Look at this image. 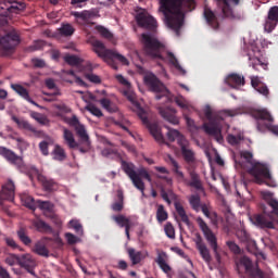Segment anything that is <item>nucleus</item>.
Returning a JSON list of instances; mask_svg holds the SVG:
<instances>
[{"label": "nucleus", "instance_id": "obj_19", "mask_svg": "<svg viewBox=\"0 0 278 278\" xmlns=\"http://www.w3.org/2000/svg\"><path fill=\"white\" fill-rule=\"evenodd\" d=\"M194 242L202 260H204L206 264H212V254H210V249H207V245L203 242V237L197 233Z\"/></svg>", "mask_w": 278, "mask_h": 278}, {"label": "nucleus", "instance_id": "obj_24", "mask_svg": "<svg viewBox=\"0 0 278 278\" xmlns=\"http://www.w3.org/2000/svg\"><path fill=\"white\" fill-rule=\"evenodd\" d=\"M18 265L25 268L30 275H36L34 268H36V260L30 254H24L18 258Z\"/></svg>", "mask_w": 278, "mask_h": 278}, {"label": "nucleus", "instance_id": "obj_32", "mask_svg": "<svg viewBox=\"0 0 278 278\" xmlns=\"http://www.w3.org/2000/svg\"><path fill=\"white\" fill-rule=\"evenodd\" d=\"M156 255L157 256L155 258V262L160 266L161 270H163V273H170V270H173V268H170V265H168V263H167L168 254H166V252H164V251L157 250Z\"/></svg>", "mask_w": 278, "mask_h": 278}, {"label": "nucleus", "instance_id": "obj_3", "mask_svg": "<svg viewBox=\"0 0 278 278\" xmlns=\"http://www.w3.org/2000/svg\"><path fill=\"white\" fill-rule=\"evenodd\" d=\"M68 126L74 128L78 142L75 140V135L68 128H63V139L68 149H78L79 153H88L92 142L90 141V135L86 126L79 123V118L76 115L71 117L68 121Z\"/></svg>", "mask_w": 278, "mask_h": 278}, {"label": "nucleus", "instance_id": "obj_43", "mask_svg": "<svg viewBox=\"0 0 278 278\" xmlns=\"http://www.w3.org/2000/svg\"><path fill=\"white\" fill-rule=\"evenodd\" d=\"M99 103L100 105H102L104 110H106V112H111V113L118 112V108L114 103H112L110 99L102 98L99 100Z\"/></svg>", "mask_w": 278, "mask_h": 278}, {"label": "nucleus", "instance_id": "obj_33", "mask_svg": "<svg viewBox=\"0 0 278 278\" xmlns=\"http://www.w3.org/2000/svg\"><path fill=\"white\" fill-rule=\"evenodd\" d=\"M37 179L46 192H53V190H58V182H55V180L47 178V176L42 174L38 175Z\"/></svg>", "mask_w": 278, "mask_h": 278}, {"label": "nucleus", "instance_id": "obj_4", "mask_svg": "<svg viewBox=\"0 0 278 278\" xmlns=\"http://www.w3.org/2000/svg\"><path fill=\"white\" fill-rule=\"evenodd\" d=\"M141 42L143 45V51L148 58L152 60H161V62H168L172 66H175L177 71H184L177 56L173 52L166 51V46L160 42L157 38L151 36V34L143 33L141 35Z\"/></svg>", "mask_w": 278, "mask_h": 278}, {"label": "nucleus", "instance_id": "obj_29", "mask_svg": "<svg viewBox=\"0 0 278 278\" xmlns=\"http://www.w3.org/2000/svg\"><path fill=\"white\" fill-rule=\"evenodd\" d=\"M203 16L210 27L212 29H218L220 27V24L218 23V17L216 16V13L210 9V7H204Z\"/></svg>", "mask_w": 278, "mask_h": 278}, {"label": "nucleus", "instance_id": "obj_57", "mask_svg": "<svg viewBox=\"0 0 278 278\" xmlns=\"http://www.w3.org/2000/svg\"><path fill=\"white\" fill-rule=\"evenodd\" d=\"M227 142H228V144L236 147V144H240V142H242V136L228 135Z\"/></svg>", "mask_w": 278, "mask_h": 278}, {"label": "nucleus", "instance_id": "obj_27", "mask_svg": "<svg viewBox=\"0 0 278 278\" xmlns=\"http://www.w3.org/2000/svg\"><path fill=\"white\" fill-rule=\"evenodd\" d=\"M169 164L172 166V173L175 175L178 184H186V174L181 172V165L173 156H169Z\"/></svg>", "mask_w": 278, "mask_h": 278}, {"label": "nucleus", "instance_id": "obj_39", "mask_svg": "<svg viewBox=\"0 0 278 278\" xmlns=\"http://www.w3.org/2000/svg\"><path fill=\"white\" fill-rule=\"evenodd\" d=\"M189 175L191 180L188 186L194 188L195 190H203V184H201V178L199 177V174H197L194 170H191Z\"/></svg>", "mask_w": 278, "mask_h": 278}, {"label": "nucleus", "instance_id": "obj_10", "mask_svg": "<svg viewBox=\"0 0 278 278\" xmlns=\"http://www.w3.org/2000/svg\"><path fill=\"white\" fill-rule=\"evenodd\" d=\"M143 81L146 86L151 90V92H155V99L156 101H160L163 97H168V89H166V86L162 81L157 79V76L153 73H148L143 77Z\"/></svg>", "mask_w": 278, "mask_h": 278}, {"label": "nucleus", "instance_id": "obj_64", "mask_svg": "<svg viewBox=\"0 0 278 278\" xmlns=\"http://www.w3.org/2000/svg\"><path fill=\"white\" fill-rule=\"evenodd\" d=\"M238 238L242 241V242H248L249 240V232H247V230H239L237 232Z\"/></svg>", "mask_w": 278, "mask_h": 278}, {"label": "nucleus", "instance_id": "obj_5", "mask_svg": "<svg viewBox=\"0 0 278 278\" xmlns=\"http://www.w3.org/2000/svg\"><path fill=\"white\" fill-rule=\"evenodd\" d=\"M262 197L273 211L268 212L263 208L262 214L252 215L250 220L261 229H275V223L278 225V200L275 199V193L270 191L262 192Z\"/></svg>", "mask_w": 278, "mask_h": 278}, {"label": "nucleus", "instance_id": "obj_7", "mask_svg": "<svg viewBox=\"0 0 278 278\" xmlns=\"http://www.w3.org/2000/svg\"><path fill=\"white\" fill-rule=\"evenodd\" d=\"M122 164V170L129 177V179L132 181V185L137 190L141 192V194L144 197V181L142 179H147V181L151 182V175L147 170V168L141 167L136 172V165L134 163H129L127 161H121Z\"/></svg>", "mask_w": 278, "mask_h": 278}, {"label": "nucleus", "instance_id": "obj_36", "mask_svg": "<svg viewBox=\"0 0 278 278\" xmlns=\"http://www.w3.org/2000/svg\"><path fill=\"white\" fill-rule=\"evenodd\" d=\"M33 226L37 231H39V233H53V228L42 219H35L33 222Z\"/></svg>", "mask_w": 278, "mask_h": 278}, {"label": "nucleus", "instance_id": "obj_63", "mask_svg": "<svg viewBox=\"0 0 278 278\" xmlns=\"http://www.w3.org/2000/svg\"><path fill=\"white\" fill-rule=\"evenodd\" d=\"M228 249L235 253L236 255H238V253H240V247L238 244H236V242L233 241H227L226 242Z\"/></svg>", "mask_w": 278, "mask_h": 278}, {"label": "nucleus", "instance_id": "obj_31", "mask_svg": "<svg viewBox=\"0 0 278 278\" xmlns=\"http://www.w3.org/2000/svg\"><path fill=\"white\" fill-rule=\"evenodd\" d=\"M251 86L258 92L260 94H263V97H266L268 99V94H270V90H268V86L266 84L262 83L260 80V77L252 76L251 77Z\"/></svg>", "mask_w": 278, "mask_h": 278}, {"label": "nucleus", "instance_id": "obj_20", "mask_svg": "<svg viewBox=\"0 0 278 278\" xmlns=\"http://www.w3.org/2000/svg\"><path fill=\"white\" fill-rule=\"evenodd\" d=\"M26 8L25 2H13L9 3V7H0V16L8 18L10 14H18Z\"/></svg>", "mask_w": 278, "mask_h": 278}, {"label": "nucleus", "instance_id": "obj_44", "mask_svg": "<svg viewBox=\"0 0 278 278\" xmlns=\"http://www.w3.org/2000/svg\"><path fill=\"white\" fill-rule=\"evenodd\" d=\"M189 203L194 212H201V197L199 194H192L189 198Z\"/></svg>", "mask_w": 278, "mask_h": 278}, {"label": "nucleus", "instance_id": "obj_26", "mask_svg": "<svg viewBox=\"0 0 278 278\" xmlns=\"http://www.w3.org/2000/svg\"><path fill=\"white\" fill-rule=\"evenodd\" d=\"M51 238L43 237L41 240L37 241L33 248V252L41 257H49V241Z\"/></svg>", "mask_w": 278, "mask_h": 278}, {"label": "nucleus", "instance_id": "obj_50", "mask_svg": "<svg viewBox=\"0 0 278 278\" xmlns=\"http://www.w3.org/2000/svg\"><path fill=\"white\" fill-rule=\"evenodd\" d=\"M250 61L252 64V68H254V71H260V67L263 68V71H266L268 68V64L262 62V60H260L258 58H250Z\"/></svg>", "mask_w": 278, "mask_h": 278}, {"label": "nucleus", "instance_id": "obj_16", "mask_svg": "<svg viewBox=\"0 0 278 278\" xmlns=\"http://www.w3.org/2000/svg\"><path fill=\"white\" fill-rule=\"evenodd\" d=\"M202 129H204L207 136L214 138L216 142H223V126H220L218 122L211 121L208 123H204Z\"/></svg>", "mask_w": 278, "mask_h": 278}, {"label": "nucleus", "instance_id": "obj_58", "mask_svg": "<svg viewBox=\"0 0 278 278\" xmlns=\"http://www.w3.org/2000/svg\"><path fill=\"white\" fill-rule=\"evenodd\" d=\"M18 260H21V256L11 254L5 258V264H8V266H15V264H18Z\"/></svg>", "mask_w": 278, "mask_h": 278}, {"label": "nucleus", "instance_id": "obj_48", "mask_svg": "<svg viewBox=\"0 0 278 278\" xmlns=\"http://www.w3.org/2000/svg\"><path fill=\"white\" fill-rule=\"evenodd\" d=\"M181 138H185V137L184 135H181V132H179V130L168 128L167 140H169V142H175V140H177V144H179V140Z\"/></svg>", "mask_w": 278, "mask_h": 278}, {"label": "nucleus", "instance_id": "obj_38", "mask_svg": "<svg viewBox=\"0 0 278 278\" xmlns=\"http://www.w3.org/2000/svg\"><path fill=\"white\" fill-rule=\"evenodd\" d=\"M112 220H114V223H116V225H118V227L123 228H127L130 227L131 224V219H129L127 216L119 214V215H113L112 216Z\"/></svg>", "mask_w": 278, "mask_h": 278}, {"label": "nucleus", "instance_id": "obj_2", "mask_svg": "<svg viewBox=\"0 0 278 278\" xmlns=\"http://www.w3.org/2000/svg\"><path fill=\"white\" fill-rule=\"evenodd\" d=\"M240 155L242 161L239 162V166L254 177L255 184L258 186L265 184L269 188H277V180L273 178L268 165L254 161L253 153L250 151H242Z\"/></svg>", "mask_w": 278, "mask_h": 278}, {"label": "nucleus", "instance_id": "obj_13", "mask_svg": "<svg viewBox=\"0 0 278 278\" xmlns=\"http://www.w3.org/2000/svg\"><path fill=\"white\" fill-rule=\"evenodd\" d=\"M161 197L167 202V205H170V203H173L172 201H175L174 207L178 216L185 223V225H190V218L188 217V214H186V208H184V205H181V202L177 201V194H175V192H173L172 190L166 192L164 189H162Z\"/></svg>", "mask_w": 278, "mask_h": 278}, {"label": "nucleus", "instance_id": "obj_37", "mask_svg": "<svg viewBox=\"0 0 278 278\" xmlns=\"http://www.w3.org/2000/svg\"><path fill=\"white\" fill-rule=\"evenodd\" d=\"M127 253L132 266L140 264L142 260H144V256H142V253L140 251H136V249L134 248H129L127 250Z\"/></svg>", "mask_w": 278, "mask_h": 278}, {"label": "nucleus", "instance_id": "obj_30", "mask_svg": "<svg viewBox=\"0 0 278 278\" xmlns=\"http://www.w3.org/2000/svg\"><path fill=\"white\" fill-rule=\"evenodd\" d=\"M12 121L14 123H16V125L20 127V129H26L27 131H31V134H35V136L37 138L42 137V131L36 129V127H34L31 124H29V122L25 121V119H18V117L13 116Z\"/></svg>", "mask_w": 278, "mask_h": 278}, {"label": "nucleus", "instance_id": "obj_56", "mask_svg": "<svg viewBox=\"0 0 278 278\" xmlns=\"http://www.w3.org/2000/svg\"><path fill=\"white\" fill-rule=\"evenodd\" d=\"M175 103L178 108H181V110H190V103H188L184 97H176Z\"/></svg>", "mask_w": 278, "mask_h": 278}, {"label": "nucleus", "instance_id": "obj_34", "mask_svg": "<svg viewBox=\"0 0 278 278\" xmlns=\"http://www.w3.org/2000/svg\"><path fill=\"white\" fill-rule=\"evenodd\" d=\"M226 84L231 88H238L239 86H244V76L239 74H230L226 78Z\"/></svg>", "mask_w": 278, "mask_h": 278}, {"label": "nucleus", "instance_id": "obj_9", "mask_svg": "<svg viewBox=\"0 0 278 278\" xmlns=\"http://www.w3.org/2000/svg\"><path fill=\"white\" fill-rule=\"evenodd\" d=\"M21 45L18 31L12 27L4 30V36L0 37V51L2 55H12L16 47Z\"/></svg>", "mask_w": 278, "mask_h": 278}, {"label": "nucleus", "instance_id": "obj_25", "mask_svg": "<svg viewBox=\"0 0 278 278\" xmlns=\"http://www.w3.org/2000/svg\"><path fill=\"white\" fill-rule=\"evenodd\" d=\"M159 114L167 121V123H170L172 125H179V118H177V111L173 108H159Z\"/></svg>", "mask_w": 278, "mask_h": 278}, {"label": "nucleus", "instance_id": "obj_42", "mask_svg": "<svg viewBox=\"0 0 278 278\" xmlns=\"http://www.w3.org/2000/svg\"><path fill=\"white\" fill-rule=\"evenodd\" d=\"M17 238L20 242H23L25 244V247H29V244H31V238H29V236L27 235V228L25 227H21L17 230Z\"/></svg>", "mask_w": 278, "mask_h": 278}, {"label": "nucleus", "instance_id": "obj_60", "mask_svg": "<svg viewBox=\"0 0 278 278\" xmlns=\"http://www.w3.org/2000/svg\"><path fill=\"white\" fill-rule=\"evenodd\" d=\"M85 77H86V79L91 81V84H101V77H99V75H97V74L87 73V74H85Z\"/></svg>", "mask_w": 278, "mask_h": 278}, {"label": "nucleus", "instance_id": "obj_45", "mask_svg": "<svg viewBox=\"0 0 278 278\" xmlns=\"http://www.w3.org/2000/svg\"><path fill=\"white\" fill-rule=\"evenodd\" d=\"M156 220L157 223H164L168 220V212H166V208H164L163 204L157 205Z\"/></svg>", "mask_w": 278, "mask_h": 278}, {"label": "nucleus", "instance_id": "obj_8", "mask_svg": "<svg viewBox=\"0 0 278 278\" xmlns=\"http://www.w3.org/2000/svg\"><path fill=\"white\" fill-rule=\"evenodd\" d=\"M93 51L97 53L98 58H102L104 62H108V64H110L114 71L118 70V66L116 63H114V60H117V62H121V64L124 66H129V61L127 58L118 53L116 50L105 49V45L99 40L93 42Z\"/></svg>", "mask_w": 278, "mask_h": 278}, {"label": "nucleus", "instance_id": "obj_46", "mask_svg": "<svg viewBox=\"0 0 278 278\" xmlns=\"http://www.w3.org/2000/svg\"><path fill=\"white\" fill-rule=\"evenodd\" d=\"M64 62L70 66H79L84 62V60L77 55L67 54L64 56Z\"/></svg>", "mask_w": 278, "mask_h": 278}, {"label": "nucleus", "instance_id": "obj_54", "mask_svg": "<svg viewBox=\"0 0 278 278\" xmlns=\"http://www.w3.org/2000/svg\"><path fill=\"white\" fill-rule=\"evenodd\" d=\"M96 29L100 36H102V38H106V40H112V38H114V35L103 26H97Z\"/></svg>", "mask_w": 278, "mask_h": 278}, {"label": "nucleus", "instance_id": "obj_61", "mask_svg": "<svg viewBox=\"0 0 278 278\" xmlns=\"http://www.w3.org/2000/svg\"><path fill=\"white\" fill-rule=\"evenodd\" d=\"M165 233L167 236V238H175V227H173V224L168 223L165 225Z\"/></svg>", "mask_w": 278, "mask_h": 278}, {"label": "nucleus", "instance_id": "obj_55", "mask_svg": "<svg viewBox=\"0 0 278 278\" xmlns=\"http://www.w3.org/2000/svg\"><path fill=\"white\" fill-rule=\"evenodd\" d=\"M22 201L24 202L25 207H28V210H36V201H34L31 195H23Z\"/></svg>", "mask_w": 278, "mask_h": 278}, {"label": "nucleus", "instance_id": "obj_35", "mask_svg": "<svg viewBox=\"0 0 278 278\" xmlns=\"http://www.w3.org/2000/svg\"><path fill=\"white\" fill-rule=\"evenodd\" d=\"M116 201L111 205L113 212H123L125 208V195L123 194V190H117Z\"/></svg>", "mask_w": 278, "mask_h": 278}, {"label": "nucleus", "instance_id": "obj_49", "mask_svg": "<svg viewBox=\"0 0 278 278\" xmlns=\"http://www.w3.org/2000/svg\"><path fill=\"white\" fill-rule=\"evenodd\" d=\"M53 155L54 160H58L59 162H64V160H66V152L58 144L54 147Z\"/></svg>", "mask_w": 278, "mask_h": 278}, {"label": "nucleus", "instance_id": "obj_15", "mask_svg": "<svg viewBox=\"0 0 278 278\" xmlns=\"http://www.w3.org/2000/svg\"><path fill=\"white\" fill-rule=\"evenodd\" d=\"M136 21L137 25L142 29H148L149 31H155L157 29V20L144 9L137 11Z\"/></svg>", "mask_w": 278, "mask_h": 278}, {"label": "nucleus", "instance_id": "obj_14", "mask_svg": "<svg viewBox=\"0 0 278 278\" xmlns=\"http://www.w3.org/2000/svg\"><path fill=\"white\" fill-rule=\"evenodd\" d=\"M178 147L180 148L184 162H186L190 168H194V164H197V152L190 147V141H188L186 137H180V139H178Z\"/></svg>", "mask_w": 278, "mask_h": 278}, {"label": "nucleus", "instance_id": "obj_52", "mask_svg": "<svg viewBox=\"0 0 278 278\" xmlns=\"http://www.w3.org/2000/svg\"><path fill=\"white\" fill-rule=\"evenodd\" d=\"M70 227L76 231L78 236H84V227L77 219H72L68 223Z\"/></svg>", "mask_w": 278, "mask_h": 278}, {"label": "nucleus", "instance_id": "obj_23", "mask_svg": "<svg viewBox=\"0 0 278 278\" xmlns=\"http://www.w3.org/2000/svg\"><path fill=\"white\" fill-rule=\"evenodd\" d=\"M0 155H2V157L8 160V162H10L11 164H14L15 166H18V167L23 166V157L16 155L14 151L8 148L0 147Z\"/></svg>", "mask_w": 278, "mask_h": 278}, {"label": "nucleus", "instance_id": "obj_59", "mask_svg": "<svg viewBox=\"0 0 278 278\" xmlns=\"http://www.w3.org/2000/svg\"><path fill=\"white\" fill-rule=\"evenodd\" d=\"M101 154L103 155V157H113L114 155H118V152L112 148H104L101 151Z\"/></svg>", "mask_w": 278, "mask_h": 278}, {"label": "nucleus", "instance_id": "obj_6", "mask_svg": "<svg viewBox=\"0 0 278 278\" xmlns=\"http://www.w3.org/2000/svg\"><path fill=\"white\" fill-rule=\"evenodd\" d=\"M124 96L135 108L138 110V116L142 121L143 125L149 129L151 136L159 142V144H166V140L164 139V135H162V128H160V125L155 123L149 122V117H147V112H144V109L140 108V103L136 99V93L130 90L124 91Z\"/></svg>", "mask_w": 278, "mask_h": 278}, {"label": "nucleus", "instance_id": "obj_12", "mask_svg": "<svg viewBox=\"0 0 278 278\" xmlns=\"http://www.w3.org/2000/svg\"><path fill=\"white\" fill-rule=\"evenodd\" d=\"M197 223L204 235L206 242H208L211 249H213L217 262H220V254L218 253V239L216 238V235H214L210 226H207V223H205V220H203L201 217L197 218Z\"/></svg>", "mask_w": 278, "mask_h": 278}, {"label": "nucleus", "instance_id": "obj_1", "mask_svg": "<svg viewBox=\"0 0 278 278\" xmlns=\"http://www.w3.org/2000/svg\"><path fill=\"white\" fill-rule=\"evenodd\" d=\"M160 12L165 16V22L176 36H181L184 27V12H192L197 8V0H160Z\"/></svg>", "mask_w": 278, "mask_h": 278}, {"label": "nucleus", "instance_id": "obj_18", "mask_svg": "<svg viewBox=\"0 0 278 278\" xmlns=\"http://www.w3.org/2000/svg\"><path fill=\"white\" fill-rule=\"evenodd\" d=\"M15 190L14 181L8 180L0 191V205H3V201H14Z\"/></svg>", "mask_w": 278, "mask_h": 278}, {"label": "nucleus", "instance_id": "obj_28", "mask_svg": "<svg viewBox=\"0 0 278 278\" xmlns=\"http://www.w3.org/2000/svg\"><path fill=\"white\" fill-rule=\"evenodd\" d=\"M11 88H12V90H14V92L20 94V97H22V99H25V101H28V103H31V105L42 109V106H40V104H37L36 101L31 100V97H29V91H27V89L25 87H23V85L11 84Z\"/></svg>", "mask_w": 278, "mask_h": 278}, {"label": "nucleus", "instance_id": "obj_40", "mask_svg": "<svg viewBox=\"0 0 278 278\" xmlns=\"http://www.w3.org/2000/svg\"><path fill=\"white\" fill-rule=\"evenodd\" d=\"M253 117L256 121H267V123H273L274 118L273 115H270V112L267 110H257L253 113Z\"/></svg>", "mask_w": 278, "mask_h": 278}, {"label": "nucleus", "instance_id": "obj_11", "mask_svg": "<svg viewBox=\"0 0 278 278\" xmlns=\"http://www.w3.org/2000/svg\"><path fill=\"white\" fill-rule=\"evenodd\" d=\"M237 266V271L239 275L242 274L240 269L243 267L245 273L251 277V278H271L270 274L264 273L262 269L253 268V261L249 258L248 256H241L240 260L236 263Z\"/></svg>", "mask_w": 278, "mask_h": 278}, {"label": "nucleus", "instance_id": "obj_47", "mask_svg": "<svg viewBox=\"0 0 278 278\" xmlns=\"http://www.w3.org/2000/svg\"><path fill=\"white\" fill-rule=\"evenodd\" d=\"M240 114H242V111L240 109H231V110H224L219 112V115H217V117L220 121H224L225 118L223 116H240Z\"/></svg>", "mask_w": 278, "mask_h": 278}, {"label": "nucleus", "instance_id": "obj_21", "mask_svg": "<svg viewBox=\"0 0 278 278\" xmlns=\"http://www.w3.org/2000/svg\"><path fill=\"white\" fill-rule=\"evenodd\" d=\"M216 3L220 8L224 16L226 18H231L233 17V8H231V3L240 5V0H216Z\"/></svg>", "mask_w": 278, "mask_h": 278}, {"label": "nucleus", "instance_id": "obj_51", "mask_svg": "<svg viewBox=\"0 0 278 278\" xmlns=\"http://www.w3.org/2000/svg\"><path fill=\"white\" fill-rule=\"evenodd\" d=\"M37 207H39V210H42L43 212H52L53 210V203H51L50 201H42V200H38L36 202Z\"/></svg>", "mask_w": 278, "mask_h": 278}, {"label": "nucleus", "instance_id": "obj_22", "mask_svg": "<svg viewBox=\"0 0 278 278\" xmlns=\"http://www.w3.org/2000/svg\"><path fill=\"white\" fill-rule=\"evenodd\" d=\"M71 15L74 16L78 25H90V22L94 18V12L87 10L83 12L73 11Z\"/></svg>", "mask_w": 278, "mask_h": 278}, {"label": "nucleus", "instance_id": "obj_62", "mask_svg": "<svg viewBox=\"0 0 278 278\" xmlns=\"http://www.w3.org/2000/svg\"><path fill=\"white\" fill-rule=\"evenodd\" d=\"M65 239L67 240V244H77V242H79V238H77V236L71 233V232H66L65 233Z\"/></svg>", "mask_w": 278, "mask_h": 278}, {"label": "nucleus", "instance_id": "obj_53", "mask_svg": "<svg viewBox=\"0 0 278 278\" xmlns=\"http://www.w3.org/2000/svg\"><path fill=\"white\" fill-rule=\"evenodd\" d=\"M85 110H87V112H90V114H92L93 116H97L98 118H101V116H103V112H101V109L97 108V105L90 103L88 104Z\"/></svg>", "mask_w": 278, "mask_h": 278}, {"label": "nucleus", "instance_id": "obj_17", "mask_svg": "<svg viewBox=\"0 0 278 278\" xmlns=\"http://www.w3.org/2000/svg\"><path fill=\"white\" fill-rule=\"evenodd\" d=\"M278 24V7H271L268 11L264 29L267 31V34H271L275 27H277Z\"/></svg>", "mask_w": 278, "mask_h": 278}, {"label": "nucleus", "instance_id": "obj_41", "mask_svg": "<svg viewBox=\"0 0 278 278\" xmlns=\"http://www.w3.org/2000/svg\"><path fill=\"white\" fill-rule=\"evenodd\" d=\"M60 36H63L64 38H68L75 34V27H73L68 23H62L61 27L58 29Z\"/></svg>", "mask_w": 278, "mask_h": 278}]
</instances>
